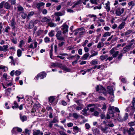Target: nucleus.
I'll list each match as a JSON object with an SVG mask.
<instances>
[{"mask_svg":"<svg viewBox=\"0 0 135 135\" xmlns=\"http://www.w3.org/2000/svg\"><path fill=\"white\" fill-rule=\"evenodd\" d=\"M90 54L89 52H87L84 54L82 56V58L84 60H86L89 56Z\"/></svg>","mask_w":135,"mask_h":135,"instance_id":"obj_22","label":"nucleus"},{"mask_svg":"<svg viewBox=\"0 0 135 135\" xmlns=\"http://www.w3.org/2000/svg\"><path fill=\"white\" fill-rule=\"evenodd\" d=\"M90 64L92 65L97 64H98V62L97 61L94 60L90 62Z\"/></svg>","mask_w":135,"mask_h":135,"instance_id":"obj_42","label":"nucleus"},{"mask_svg":"<svg viewBox=\"0 0 135 135\" xmlns=\"http://www.w3.org/2000/svg\"><path fill=\"white\" fill-rule=\"evenodd\" d=\"M107 129V128L106 127H105V128H103L102 127H100L101 130L104 132H106Z\"/></svg>","mask_w":135,"mask_h":135,"instance_id":"obj_58","label":"nucleus"},{"mask_svg":"<svg viewBox=\"0 0 135 135\" xmlns=\"http://www.w3.org/2000/svg\"><path fill=\"white\" fill-rule=\"evenodd\" d=\"M48 25L50 27H55L56 26V24L53 23L52 22H49Z\"/></svg>","mask_w":135,"mask_h":135,"instance_id":"obj_36","label":"nucleus"},{"mask_svg":"<svg viewBox=\"0 0 135 135\" xmlns=\"http://www.w3.org/2000/svg\"><path fill=\"white\" fill-rule=\"evenodd\" d=\"M108 92L109 94L113 93V88L112 87L108 86L107 87Z\"/></svg>","mask_w":135,"mask_h":135,"instance_id":"obj_28","label":"nucleus"},{"mask_svg":"<svg viewBox=\"0 0 135 135\" xmlns=\"http://www.w3.org/2000/svg\"><path fill=\"white\" fill-rule=\"evenodd\" d=\"M124 132V133L127 132L129 135H133L135 134L134 129L132 127H131L129 129L127 128L125 129Z\"/></svg>","mask_w":135,"mask_h":135,"instance_id":"obj_5","label":"nucleus"},{"mask_svg":"<svg viewBox=\"0 0 135 135\" xmlns=\"http://www.w3.org/2000/svg\"><path fill=\"white\" fill-rule=\"evenodd\" d=\"M55 36L57 39L58 40L65 41V37L64 36H62V32L61 31H58L57 32Z\"/></svg>","mask_w":135,"mask_h":135,"instance_id":"obj_3","label":"nucleus"},{"mask_svg":"<svg viewBox=\"0 0 135 135\" xmlns=\"http://www.w3.org/2000/svg\"><path fill=\"white\" fill-rule=\"evenodd\" d=\"M51 122H52V123H54L57 122L58 120L56 118H54L53 119V120Z\"/></svg>","mask_w":135,"mask_h":135,"instance_id":"obj_61","label":"nucleus"},{"mask_svg":"<svg viewBox=\"0 0 135 135\" xmlns=\"http://www.w3.org/2000/svg\"><path fill=\"white\" fill-rule=\"evenodd\" d=\"M111 33V32H106L104 34L103 37H106L108 36H110Z\"/></svg>","mask_w":135,"mask_h":135,"instance_id":"obj_40","label":"nucleus"},{"mask_svg":"<svg viewBox=\"0 0 135 135\" xmlns=\"http://www.w3.org/2000/svg\"><path fill=\"white\" fill-rule=\"evenodd\" d=\"M99 114V113L97 111H94L93 115L95 116H98Z\"/></svg>","mask_w":135,"mask_h":135,"instance_id":"obj_62","label":"nucleus"},{"mask_svg":"<svg viewBox=\"0 0 135 135\" xmlns=\"http://www.w3.org/2000/svg\"><path fill=\"white\" fill-rule=\"evenodd\" d=\"M88 16L89 17H90L91 18H94L95 19H96L97 18L96 16L94 15L90 14L88 15Z\"/></svg>","mask_w":135,"mask_h":135,"instance_id":"obj_54","label":"nucleus"},{"mask_svg":"<svg viewBox=\"0 0 135 135\" xmlns=\"http://www.w3.org/2000/svg\"><path fill=\"white\" fill-rule=\"evenodd\" d=\"M25 132L26 134H27V135H30V131L27 129H26L25 130Z\"/></svg>","mask_w":135,"mask_h":135,"instance_id":"obj_59","label":"nucleus"},{"mask_svg":"<svg viewBox=\"0 0 135 135\" xmlns=\"http://www.w3.org/2000/svg\"><path fill=\"white\" fill-rule=\"evenodd\" d=\"M109 113L112 114H113L114 112V108L113 106H110L108 108Z\"/></svg>","mask_w":135,"mask_h":135,"instance_id":"obj_17","label":"nucleus"},{"mask_svg":"<svg viewBox=\"0 0 135 135\" xmlns=\"http://www.w3.org/2000/svg\"><path fill=\"white\" fill-rule=\"evenodd\" d=\"M5 83V85H4L3 83H1L3 87L4 88H6L9 86H11L13 84L12 83L11 80H6V81Z\"/></svg>","mask_w":135,"mask_h":135,"instance_id":"obj_7","label":"nucleus"},{"mask_svg":"<svg viewBox=\"0 0 135 135\" xmlns=\"http://www.w3.org/2000/svg\"><path fill=\"white\" fill-rule=\"evenodd\" d=\"M21 71L16 70L15 73V75L16 76H18L21 74Z\"/></svg>","mask_w":135,"mask_h":135,"instance_id":"obj_56","label":"nucleus"},{"mask_svg":"<svg viewBox=\"0 0 135 135\" xmlns=\"http://www.w3.org/2000/svg\"><path fill=\"white\" fill-rule=\"evenodd\" d=\"M100 65L101 67V69L102 70L105 69V68L107 67V65L106 64H104Z\"/></svg>","mask_w":135,"mask_h":135,"instance_id":"obj_45","label":"nucleus"},{"mask_svg":"<svg viewBox=\"0 0 135 135\" xmlns=\"http://www.w3.org/2000/svg\"><path fill=\"white\" fill-rule=\"evenodd\" d=\"M51 65L54 67H59V64L57 63H55L54 62H52L51 63Z\"/></svg>","mask_w":135,"mask_h":135,"instance_id":"obj_34","label":"nucleus"},{"mask_svg":"<svg viewBox=\"0 0 135 135\" xmlns=\"http://www.w3.org/2000/svg\"><path fill=\"white\" fill-rule=\"evenodd\" d=\"M95 89L96 91H99L100 92L103 93L105 96H107V91L106 89L102 85H97Z\"/></svg>","mask_w":135,"mask_h":135,"instance_id":"obj_2","label":"nucleus"},{"mask_svg":"<svg viewBox=\"0 0 135 135\" xmlns=\"http://www.w3.org/2000/svg\"><path fill=\"white\" fill-rule=\"evenodd\" d=\"M74 131L78 132L80 130V129L77 126H74L73 127Z\"/></svg>","mask_w":135,"mask_h":135,"instance_id":"obj_48","label":"nucleus"},{"mask_svg":"<svg viewBox=\"0 0 135 135\" xmlns=\"http://www.w3.org/2000/svg\"><path fill=\"white\" fill-rule=\"evenodd\" d=\"M45 5V3L44 2L37 3H36V7L40 11L41 10V7L44 6Z\"/></svg>","mask_w":135,"mask_h":135,"instance_id":"obj_14","label":"nucleus"},{"mask_svg":"<svg viewBox=\"0 0 135 135\" xmlns=\"http://www.w3.org/2000/svg\"><path fill=\"white\" fill-rule=\"evenodd\" d=\"M51 20L50 19L47 18L46 17H44L42 18V22H50Z\"/></svg>","mask_w":135,"mask_h":135,"instance_id":"obj_27","label":"nucleus"},{"mask_svg":"<svg viewBox=\"0 0 135 135\" xmlns=\"http://www.w3.org/2000/svg\"><path fill=\"white\" fill-rule=\"evenodd\" d=\"M90 2L93 4H98L100 3V0H90Z\"/></svg>","mask_w":135,"mask_h":135,"instance_id":"obj_19","label":"nucleus"},{"mask_svg":"<svg viewBox=\"0 0 135 135\" xmlns=\"http://www.w3.org/2000/svg\"><path fill=\"white\" fill-rule=\"evenodd\" d=\"M110 3L108 1L107 3L105 4V8L106 9V10L107 12H109L110 10Z\"/></svg>","mask_w":135,"mask_h":135,"instance_id":"obj_16","label":"nucleus"},{"mask_svg":"<svg viewBox=\"0 0 135 135\" xmlns=\"http://www.w3.org/2000/svg\"><path fill=\"white\" fill-rule=\"evenodd\" d=\"M18 11H23L24 9L23 7L20 5H18L17 7Z\"/></svg>","mask_w":135,"mask_h":135,"instance_id":"obj_30","label":"nucleus"},{"mask_svg":"<svg viewBox=\"0 0 135 135\" xmlns=\"http://www.w3.org/2000/svg\"><path fill=\"white\" fill-rule=\"evenodd\" d=\"M125 24L126 23L124 22H122L118 26V28L120 30L122 29L124 27Z\"/></svg>","mask_w":135,"mask_h":135,"instance_id":"obj_20","label":"nucleus"},{"mask_svg":"<svg viewBox=\"0 0 135 135\" xmlns=\"http://www.w3.org/2000/svg\"><path fill=\"white\" fill-rule=\"evenodd\" d=\"M128 114L127 113H126L125 114L124 116V118H123V120H124L125 121L126 120V119L128 118Z\"/></svg>","mask_w":135,"mask_h":135,"instance_id":"obj_55","label":"nucleus"},{"mask_svg":"<svg viewBox=\"0 0 135 135\" xmlns=\"http://www.w3.org/2000/svg\"><path fill=\"white\" fill-rule=\"evenodd\" d=\"M64 44H65V42L64 41H62L61 42L59 43L58 44V45L60 47H61Z\"/></svg>","mask_w":135,"mask_h":135,"instance_id":"obj_60","label":"nucleus"},{"mask_svg":"<svg viewBox=\"0 0 135 135\" xmlns=\"http://www.w3.org/2000/svg\"><path fill=\"white\" fill-rule=\"evenodd\" d=\"M11 29V28L9 26H7L5 28L4 31L5 32L8 33L9 31Z\"/></svg>","mask_w":135,"mask_h":135,"instance_id":"obj_50","label":"nucleus"},{"mask_svg":"<svg viewBox=\"0 0 135 135\" xmlns=\"http://www.w3.org/2000/svg\"><path fill=\"white\" fill-rule=\"evenodd\" d=\"M20 119L22 122L26 121L27 120V117L25 115H20Z\"/></svg>","mask_w":135,"mask_h":135,"instance_id":"obj_26","label":"nucleus"},{"mask_svg":"<svg viewBox=\"0 0 135 135\" xmlns=\"http://www.w3.org/2000/svg\"><path fill=\"white\" fill-rule=\"evenodd\" d=\"M90 53L91 54L89 56V58H90L93 57L97 55L98 54V52L96 51H93L91 50L90 52Z\"/></svg>","mask_w":135,"mask_h":135,"instance_id":"obj_15","label":"nucleus"},{"mask_svg":"<svg viewBox=\"0 0 135 135\" xmlns=\"http://www.w3.org/2000/svg\"><path fill=\"white\" fill-rule=\"evenodd\" d=\"M111 14H115V9L112 8L110 11Z\"/></svg>","mask_w":135,"mask_h":135,"instance_id":"obj_53","label":"nucleus"},{"mask_svg":"<svg viewBox=\"0 0 135 135\" xmlns=\"http://www.w3.org/2000/svg\"><path fill=\"white\" fill-rule=\"evenodd\" d=\"M46 74L44 72H42L39 74L37 76V77H36L35 78V79L36 80H38L39 79H42L46 76Z\"/></svg>","mask_w":135,"mask_h":135,"instance_id":"obj_6","label":"nucleus"},{"mask_svg":"<svg viewBox=\"0 0 135 135\" xmlns=\"http://www.w3.org/2000/svg\"><path fill=\"white\" fill-rule=\"evenodd\" d=\"M108 57V56L107 55H102L100 56V58L101 60H103L106 59Z\"/></svg>","mask_w":135,"mask_h":135,"instance_id":"obj_41","label":"nucleus"},{"mask_svg":"<svg viewBox=\"0 0 135 135\" xmlns=\"http://www.w3.org/2000/svg\"><path fill=\"white\" fill-rule=\"evenodd\" d=\"M39 112V111L37 109L35 108V107H33L32 110L31 112L32 113H35L34 115H37V112Z\"/></svg>","mask_w":135,"mask_h":135,"instance_id":"obj_24","label":"nucleus"},{"mask_svg":"<svg viewBox=\"0 0 135 135\" xmlns=\"http://www.w3.org/2000/svg\"><path fill=\"white\" fill-rule=\"evenodd\" d=\"M54 99L55 98L53 96L50 97L49 98V101L51 103H52L53 102Z\"/></svg>","mask_w":135,"mask_h":135,"instance_id":"obj_49","label":"nucleus"},{"mask_svg":"<svg viewBox=\"0 0 135 135\" xmlns=\"http://www.w3.org/2000/svg\"><path fill=\"white\" fill-rule=\"evenodd\" d=\"M43 32V30H39L36 33L37 36H38L41 35Z\"/></svg>","mask_w":135,"mask_h":135,"instance_id":"obj_43","label":"nucleus"},{"mask_svg":"<svg viewBox=\"0 0 135 135\" xmlns=\"http://www.w3.org/2000/svg\"><path fill=\"white\" fill-rule=\"evenodd\" d=\"M133 32V30H127L125 33V35L126 36L130 34L131 33Z\"/></svg>","mask_w":135,"mask_h":135,"instance_id":"obj_46","label":"nucleus"},{"mask_svg":"<svg viewBox=\"0 0 135 135\" xmlns=\"http://www.w3.org/2000/svg\"><path fill=\"white\" fill-rule=\"evenodd\" d=\"M84 29V28L83 27H81V28L77 29L76 30H74L73 32H75L74 33V35H77L79 31H81L83 30Z\"/></svg>","mask_w":135,"mask_h":135,"instance_id":"obj_21","label":"nucleus"},{"mask_svg":"<svg viewBox=\"0 0 135 135\" xmlns=\"http://www.w3.org/2000/svg\"><path fill=\"white\" fill-rule=\"evenodd\" d=\"M16 23L15 22L14 19H13L11 21V26L12 27V30H15L16 28Z\"/></svg>","mask_w":135,"mask_h":135,"instance_id":"obj_13","label":"nucleus"},{"mask_svg":"<svg viewBox=\"0 0 135 135\" xmlns=\"http://www.w3.org/2000/svg\"><path fill=\"white\" fill-rule=\"evenodd\" d=\"M131 107H132V105H131V106H129L126 109V111L127 112H129L131 111V112H133L134 110L135 109H133Z\"/></svg>","mask_w":135,"mask_h":135,"instance_id":"obj_23","label":"nucleus"},{"mask_svg":"<svg viewBox=\"0 0 135 135\" xmlns=\"http://www.w3.org/2000/svg\"><path fill=\"white\" fill-rule=\"evenodd\" d=\"M123 56V54L122 53H121L119 54V55L117 58V59L118 60H120L122 56Z\"/></svg>","mask_w":135,"mask_h":135,"instance_id":"obj_57","label":"nucleus"},{"mask_svg":"<svg viewBox=\"0 0 135 135\" xmlns=\"http://www.w3.org/2000/svg\"><path fill=\"white\" fill-rule=\"evenodd\" d=\"M61 27V29L62 30V33L63 34L68 32L69 26L67 25L65 23H64Z\"/></svg>","mask_w":135,"mask_h":135,"instance_id":"obj_9","label":"nucleus"},{"mask_svg":"<svg viewBox=\"0 0 135 135\" xmlns=\"http://www.w3.org/2000/svg\"><path fill=\"white\" fill-rule=\"evenodd\" d=\"M128 4L129 7L131 6V8H132L135 6V2L133 1H131L129 2Z\"/></svg>","mask_w":135,"mask_h":135,"instance_id":"obj_18","label":"nucleus"},{"mask_svg":"<svg viewBox=\"0 0 135 135\" xmlns=\"http://www.w3.org/2000/svg\"><path fill=\"white\" fill-rule=\"evenodd\" d=\"M22 51L20 49H18L17 51V55L18 57H20L21 55Z\"/></svg>","mask_w":135,"mask_h":135,"instance_id":"obj_44","label":"nucleus"},{"mask_svg":"<svg viewBox=\"0 0 135 135\" xmlns=\"http://www.w3.org/2000/svg\"><path fill=\"white\" fill-rule=\"evenodd\" d=\"M54 30H52L49 33V35L50 37H52L54 36Z\"/></svg>","mask_w":135,"mask_h":135,"instance_id":"obj_31","label":"nucleus"},{"mask_svg":"<svg viewBox=\"0 0 135 135\" xmlns=\"http://www.w3.org/2000/svg\"><path fill=\"white\" fill-rule=\"evenodd\" d=\"M24 41L23 40H21L20 41L19 44V46L21 48L22 46L24 44Z\"/></svg>","mask_w":135,"mask_h":135,"instance_id":"obj_51","label":"nucleus"},{"mask_svg":"<svg viewBox=\"0 0 135 135\" xmlns=\"http://www.w3.org/2000/svg\"><path fill=\"white\" fill-rule=\"evenodd\" d=\"M82 111L83 112V113L81 112V114H82L83 115H84L85 116L87 114V112L86 111V110H85V109H83L82 110Z\"/></svg>","mask_w":135,"mask_h":135,"instance_id":"obj_52","label":"nucleus"},{"mask_svg":"<svg viewBox=\"0 0 135 135\" xmlns=\"http://www.w3.org/2000/svg\"><path fill=\"white\" fill-rule=\"evenodd\" d=\"M59 133L61 135H67L64 132L62 131H60Z\"/></svg>","mask_w":135,"mask_h":135,"instance_id":"obj_64","label":"nucleus"},{"mask_svg":"<svg viewBox=\"0 0 135 135\" xmlns=\"http://www.w3.org/2000/svg\"><path fill=\"white\" fill-rule=\"evenodd\" d=\"M35 13V12L33 11H31L27 15V19L29 20L30 18V17L32 16Z\"/></svg>","mask_w":135,"mask_h":135,"instance_id":"obj_25","label":"nucleus"},{"mask_svg":"<svg viewBox=\"0 0 135 135\" xmlns=\"http://www.w3.org/2000/svg\"><path fill=\"white\" fill-rule=\"evenodd\" d=\"M63 70L66 72H69L70 71V69L66 67H64L63 68Z\"/></svg>","mask_w":135,"mask_h":135,"instance_id":"obj_47","label":"nucleus"},{"mask_svg":"<svg viewBox=\"0 0 135 135\" xmlns=\"http://www.w3.org/2000/svg\"><path fill=\"white\" fill-rule=\"evenodd\" d=\"M8 46L7 45H3V46H0V51L6 52L8 51Z\"/></svg>","mask_w":135,"mask_h":135,"instance_id":"obj_12","label":"nucleus"},{"mask_svg":"<svg viewBox=\"0 0 135 135\" xmlns=\"http://www.w3.org/2000/svg\"><path fill=\"white\" fill-rule=\"evenodd\" d=\"M132 45V44H130V45L124 47L123 50V52L124 54L129 51Z\"/></svg>","mask_w":135,"mask_h":135,"instance_id":"obj_11","label":"nucleus"},{"mask_svg":"<svg viewBox=\"0 0 135 135\" xmlns=\"http://www.w3.org/2000/svg\"><path fill=\"white\" fill-rule=\"evenodd\" d=\"M100 117L102 119L106 118L105 115L103 114H101Z\"/></svg>","mask_w":135,"mask_h":135,"instance_id":"obj_63","label":"nucleus"},{"mask_svg":"<svg viewBox=\"0 0 135 135\" xmlns=\"http://www.w3.org/2000/svg\"><path fill=\"white\" fill-rule=\"evenodd\" d=\"M55 15L57 16H61L64 15V13L60 12H57L55 13Z\"/></svg>","mask_w":135,"mask_h":135,"instance_id":"obj_33","label":"nucleus"},{"mask_svg":"<svg viewBox=\"0 0 135 135\" xmlns=\"http://www.w3.org/2000/svg\"><path fill=\"white\" fill-rule=\"evenodd\" d=\"M135 103V98H133V100L132 102V108L133 109H135V107L134 106V103Z\"/></svg>","mask_w":135,"mask_h":135,"instance_id":"obj_39","label":"nucleus"},{"mask_svg":"<svg viewBox=\"0 0 135 135\" xmlns=\"http://www.w3.org/2000/svg\"><path fill=\"white\" fill-rule=\"evenodd\" d=\"M73 116L75 118L77 119L79 117L80 115H78L77 113H75L73 114Z\"/></svg>","mask_w":135,"mask_h":135,"instance_id":"obj_38","label":"nucleus"},{"mask_svg":"<svg viewBox=\"0 0 135 135\" xmlns=\"http://www.w3.org/2000/svg\"><path fill=\"white\" fill-rule=\"evenodd\" d=\"M117 49L116 48H113L110 51V54L112 55V57H110L108 58V59L109 61L112 60L113 58L116 57L119 53V51H117Z\"/></svg>","mask_w":135,"mask_h":135,"instance_id":"obj_1","label":"nucleus"},{"mask_svg":"<svg viewBox=\"0 0 135 135\" xmlns=\"http://www.w3.org/2000/svg\"><path fill=\"white\" fill-rule=\"evenodd\" d=\"M11 41L12 43L15 44H16L17 43V39L16 38H14V37H13L11 39Z\"/></svg>","mask_w":135,"mask_h":135,"instance_id":"obj_32","label":"nucleus"},{"mask_svg":"<svg viewBox=\"0 0 135 135\" xmlns=\"http://www.w3.org/2000/svg\"><path fill=\"white\" fill-rule=\"evenodd\" d=\"M4 6L6 9H9L10 8L9 4L8 2H6L4 4Z\"/></svg>","mask_w":135,"mask_h":135,"instance_id":"obj_37","label":"nucleus"},{"mask_svg":"<svg viewBox=\"0 0 135 135\" xmlns=\"http://www.w3.org/2000/svg\"><path fill=\"white\" fill-rule=\"evenodd\" d=\"M43 133L39 129H36L33 131V135H43Z\"/></svg>","mask_w":135,"mask_h":135,"instance_id":"obj_10","label":"nucleus"},{"mask_svg":"<svg viewBox=\"0 0 135 135\" xmlns=\"http://www.w3.org/2000/svg\"><path fill=\"white\" fill-rule=\"evenodd\" d=\"M21 16L23 19H25L27 17V15L26 13L22 12L21 13Z\"/></svg>","mask_w":135,"mask_h":135,"instance_id":"obj_29","label":"nucleus"},{"mask_svg":"<svg viewBox=\"0 0 135 135\" xmlns=\"http://www.w3.org/2000/svg\"><path fill=\"white\" fill-rule=\"evenodd\" d=\"M124 8L118 7L115 10V14L117 16H120L122 14L124 11Z\"/></svg>","mask_w":135,"mask_h":135,"instance_id":"obj_4","label":"nucleus"},{"mask_svg":"<svg viewBox=\"0 0 135 135\" xmlns=\"http://www.w3.org/2000/svg\"><path fill=\"white\" fill-rule=\"evenodd\" d=\"M104 45V43L102 42H99L98 43L97 46V47L98 48H100L102 47Z\"/></svg>","mask_w":135,"mask_h":135,"instance_id":"obj_35","label":"nucleus"},{"mask_svg":"<svg viewBox=\"0 0 135 135\" xmlns=\"http://www.w3.org/2000/svg\"><path fill=\"white\" fill-rule=\"evenodd\" d=\"M22 129L18 127H15L13 128L11 132L12 134H17L18 132H22Z\"/></svg>","mask_w":135,"mask_h":135,"instance_id":"obj_8","label":"nucleus"}]
</instances>
